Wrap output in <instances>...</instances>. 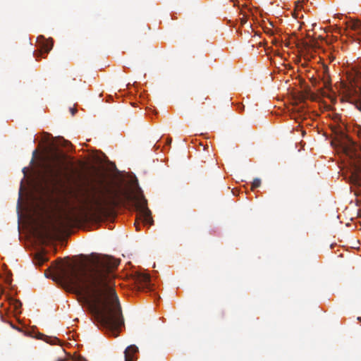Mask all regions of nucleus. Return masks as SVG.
<instances>
[{
  "instance_id": "1",
  "label": "nucleus",
  "mask_w": 361,
  "mask_h": 361,
  "mask_svg": "<svg viewBox=\"0 0 361 361\" xmlns=\"http://www.w3.org/2000/svg\"><path fill=\"white\" fill-rule=\"evenodd\" d=\"M87 269L68 270L61 267L59 278L66 286L84 293L89 300V308L99 325L114 337L123 325L121 307L114 288L110 284L109 274L120 264L111 256L92 255Z\"/></svg>"
},
{
  "instance_id": "2",
  "label": "nucleus",
  "mask_w": 361,
  "mask_h": 361,
  "mask_svg": "<svg viewBox=\"0 0 361 361\" xmlns=\"http://www.w3.org/2000/svg\"><path fill=\"white\" fill-rule=\"evenodd\" d=\"M96 182L98 185L89 183L70 192V199L64 200L65 208L59 220L60 228L71 227L85 219L89 214L104 213L125 204L133 198L137 212V219L134 224L136 230H140L141 222L149 226L153 224L152 212L142 194L133 197L120 185L114 188L104 187L102 178L97 179Z\"/></svg>"
},
{
  "instance_id": "3",
  "label": "nucleus",
  "mask_w": 361,
  "mask_h": 361,
  "mask_svg": "<svg viewBox=\"0 0 361 361\" xmlns=\"http://www.w3.org/2000/svg\"><path fill=\"white\" fill-rule=\"evenodd\" d=\"M48 161L44 166L43 181L45 184H57L65 177L68 168L67 155L58 147L51 149Z\"/></svg>"
},
{
  "instance_id": "4",
  "label": "nucleus",
  "mask_w": 361,
  "mask_h": 361,
  "mask_svg": "<svg viewBox=\"0 0 361 361\" xmlns=\"http://www.w3.org/2000/svg\"><path fill=\"white\" fill-rule=\"evenodd\" d=\"M135 281L138 288H149L150 286V276L146 273H137L135 276Z\"/></svg>"
},
{
  "instance_id": "5",
  "label": "nucleus",
  "mask_w": 361,
  "mask_h": 361,
  "mask_svg": "<svg viewBox=\"0 0 361 361\" xmlns=\"http://www.w3.org/2000/svg\"><path fill=\"white\" fill-rule=\"evenodd\" d=\"M138 351V348L135 345L128 346L124 351L125 361H135V354Z\"/></svg>"
},
{
  "instance_id": "6",
  "label": "nucleus",
  "mask_w": 361,
  "mask_h": 361,
  "mask_svg": "<svg viewBox=\"0 0 361 361\" xmlns=\"http://www.w3.org/2000/svg\"><path fill=\"white\" fill-rule=\"evenodd\" d=\"M1 279L4 278L5 283L11 285L12 282L11 273L6 269V264H1Z\"/></svg>"
},
{
  "instance_id": "7",
  "label": "nucleus",
  "mask_w": 361,
  "mask_h": 361,
  "mask_svg": "<svg viewBox=\"0 0 361 361\" xmlns=\"http://www.w3.org/2000/svg\"><path fill=\"white\" fill-rule=\"evenodd\" d=\"M53 45H54V44H53L52 39L44 41L41 46V51H42L41 54H43V53L48 54L50 51V50L52 49Z\"/></svg>"
},
{
  "instance_id": "8",
  "label": "nucleus",
  "mask_w": 361,
  "mask_h": 361,
  "mask_svg": "<svg viewBox=\"0 0 361 361\" xmlns=\"http://www.w3.org/2000/svg\"><path fill=\"white\" fill-rule=\"evenodd\" d=\"M209 99V97L205 95L204 93H199L195 97V102L197 104H204L205 102Z\"/></svg>"
},
{
  "instance_id": "9",
  "label": "nucleus",
  "mask_w": 361,
  "mask_h": 361,
  "mask_svg": "<svg viewBox=\"0 0 361 361\" xmlns=\"http://www.w3.org/2000/svg\"><path fill=\"white\" fill-rule=\"evenodd\" d=\"M36 260L38 265L41 266L44 264V262L47 261V259L43 255H39L37 256Z\"/></svg>"
},
{
  "instance_id": "10",
  "label": "nucleus",
  "mask_w": 361,
  "mask_h": 361,
  "mask_svg": "<svg viewBox=\"0 0 361 361\" xmlns=\"http://www.w3.org/2000/svg\"><path fill=\"white\" fill-rule=\"evenodd\" d=\"M261 185V180L259 178H255L252 183V190L259 187Z\"/></svg>"
},
{
  "instance_id": "11",
  "label": "nucleus",
  "mask_w": 361,
  "mask_h": 361,
  "mask_svg": "<svg viewBox=\"0 0 361 361\" xmlns=\"http://www.w3.org/2000/svg\"><path fill=\"white\" fill-rule=\"evenodd\" d=\"M46 342L47 343H49L52 345H55V344H57L58 343H59V340L56 338V337H54V338H47L46 339Z\"/></svg>"
},
{
  "instance_id": "12",
  "label": "nucleus",
  "mask_w": 361,
  "mask_h": 361,
  "mask_svg": "<svg viewBox=\"0 0 361 361\" xmlns=\"http://www.w3.org/2000/svg\"><path fill=\"white\" fill-rule=\"evenodd\" d=\"M11 302H13L15 304V307L16 308L18 307V305H20V302H18V301H16L13 299H11L10 301H9V303H11Z\"/></svg>"
},
{
  "instance_id": "13",
  "label": "nucleus",
  "mask_w": 361,
  "mask_h": 361,
  "mask_svg": "<svg viewBox=\"0 0 361 361\" xmlns=\"http://www.w3.org/2000/svg\"><path fill=\"white\" fill-rule=\"evenodd\" d=\"M37 152V149H35V150L33 151V152H32V157H32V161H31V162H32V163H33V162H34V158H35V157L36 156Z\"/></svg>"
},
{
  "instance_id": "14",
  "label": "nucleus",
  "mask_w": 361,
  "mask_h": 361,
  "mask_svg": "<svg viewBox=\"0 0 361 361\" xmlns=\"http://www.w3.org/2000/svg\"><path fill=\"white\" fill-rule=\"evenodd\" d=\"M71 112L72 115L74 116L75 114V113L77 112V109L75 108H71Z\"/></svg>"
},
{
  "instance_id": "15",
  "label": "nucleus",
  "mask_w": 361,
  "mask_h": 361,
  "mask_svg": "<svg viewBox=\"0 0 361 361\" xmlns=\"http://www.w3.org/2000/svg\"><path fill=\"white\" fill-rule=\"evenodd\" d=\"M27 171H28V169L27 168H24L23 169V172L24 173V175L26 176H27Z\"/></svg>"
},
{
  "instance_id": "16",
  "label": "nucleus",
  "mask_w": 361,
  "mask_h": 361,
  "mask_svg": "<svg viewBox=\"0 0 361 361\" xmlns=\"http://www.w3.org/2000/svg\"><path fill=\"white\" fill-rule=\"evenodd\" d=\"M246 22H247L246 18H243L241 19V23H242V24H245Z\"/></svg>"
},
{
  "instance_id": "17",
  "label": "nucleus",
  "mask_w": 361,
  "mask_h": 361,
  "mask_svg": "<svg viewBox=\"0 0 361 361\" xmlns=\"http://www.w3.org/2000/svg\"><path fill=\"white\" fill-rule=\"evenodd\" d=\"M56 361H66L63 358H59Z\"/></svg>"
},
{
  "instance_id": "18",
  "label": "nucleus",
  "mask_w": 361,
  "mask_h": 361,
  "mask_svg": "<svg viewBox=\"0 0 361 361\" xmlns=\"http://www.w3.org/2000/svg\"><path fill=\"white\" fill-rule=\"evenodd\" d=\"M253 41H254L253 39H251V40H250V43H252L251 46H252V47H254V44L252 43V42H253Z\"/></svg>"
},
{
  "instance_id": "19",
  "label": "nucleus",
  "mask_w": 361,
  "mask_h": 361,
  "mask_svg": "<svg viewBox=\"0 0 361 361\" xmlns=\"http://www.w3.org/2000/svg\"><path fill=\"white\" fill-rule=\"evenodd\" d=\"M65 143H66V145H65L64 146H66V147L67 145H70V143H69L68 141H65Z\"/></svg>"
},
{
  "instance_id": "20",
  "label": "nucleus",
  "mask_w": 361,
  "mask_h": 361,
  "mask_svg": "<svg viewBox=\"0 0 361 361\" xmlns=\"http://www.w3.org/2000/svg\"><path fill=\"white\" fill-rule=\"evenodd\" d=\"M1 295H2V294H3V293H4V290H3V288H1Z\"/></svg>"
},
{
  "instance_id": "21",
  "label": "nucleus",
  "mask_w": 361,
  "mask_h": 361,
  "mask_svg": "<svg viewBox=\"0 0 361 361\" xmlns=\"http://www.w3.org/2000/svg\"><path fill=\"white\" fill-rule=\"evenodd\" d=\"M1 308L4 307V304L3 303H1Z\"/></svg>"
},
{
  "instance_id": "22",
  "label": "nucleus",
  "mask_w": 361,
  "mask_h": 361,
  "mask_svg": "<svg viewBox=\"0 0 361 361\" xmlns=\"http://www.w3.org/2000/svg\"><path fill=\"white\" fill-rule=\"evenodd\" d=\"M357 319L361 321V317H357Z\"/></svg>"
},
{
  "instance_id": "23",
  "label": "nucleus",
  "mask_w": 361,
  "mask_h": 361,
  "mask_svg": "<svg viewBox=\"0 0 361 361\" xmlns=\"http://www.w3.org/2000/svg\"><path fill=\"white\" fill-rule=\"evenodd\" d=\"M1 321H3V316L2 315L1 316Z\"/></svg>"
}]
</instances>
